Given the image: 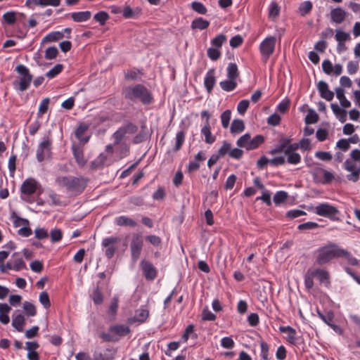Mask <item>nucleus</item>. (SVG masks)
<instances>
[{
    "instance_id": "1",
    "label": "nucleus",
    "mask_w": 360,
    "mask_h": 360,
    "mask_svg": "<svg viewBox=\"0 0 360 360\" xmlns=\"http://www.w3.org/2000/svg\"><path fill=\"white\" fill-rule=\"evenodd\" d=\"M349 256V252L347 250L340 248L335 243H330L317 250L316 262L319 265H323L334 258H347Z\"/></svg>"
},
{
    "instance_id": "2",
    "label": "nucleus",
    "mask_w": 360,
    "mask_h": 360,
    "mask_svg": "<svg viewBox=\"0 0 360 360\" xmlns=\"http://www.w3.org/2000/svg\"><path fill=\"white\" fill-rule=\"evenodd\" d=\"M56 182L58 186L65 188L68 192L79 195L85 189L87 179L82 176H59L56 177Z\"/></svg>"
},
{
    "instance_id": "3",
    "label": "nucleus",
    "mask_w": 360,
    "mask_h": 360,
    "mask_svg": "<svg viewBox=\"0 0 360 360\" xmlns=\"http://www.w3.org/2000/svg\"><path fill=\"white\" fill-rule=\"evenodd\" d=\"M123 94L126 99L132 101H139L145 105L150 104L153 101L151 94L148 89L142 84L126 87L124 89Z\"/></svg>"
},
{
    "instance_id": "4",
    "label": "nucleus",
    "mask_w": 360,
    "mask_h": 360,
    "mask_svg": "<svg viewBox=\"0 0 360 360\" xmlns=\"http://www.w3.org/2000/svg\"><path fill=\"white\" fill-rule=\"evenodd\" d=\"M350 159H347L343 163L345 170L350 172L347 175V180L356 182L360 176V150L354 149L350 153Z\"/></svg>"
},
{
    "instance_id": "5",
    "label": "nucleus",
    "mask_w": 360,
    "mask_h": 360,
    "mask_svg": "<svg viewBox=\"0 0 360 360\" xmlns=\"http://www.w3.org/2000/svg\"><path fill=\"white\" fill-rule=\"evenodd\" d=\"M137 126L131 122H128L120 127L112 136L114 146H118V144L126 143L127 135L134 134L137 131Z\"/></svg>"
},
{
    "instance_id": "6",
    "label": "nucleus",
    "mask_w": 360,
    "mask_h": 360,
    "mask_svg": "<svg viewBox=\"0 0 360 360\" xmlns=\"http://www.w3.org/2000/svg\"><path fill=\"white\" fill-rule=\"evenodd\" d=\"M15 71L20 75L18 82V89L21 91L27 90L32 80V75L29 69L24 65H18L15 68Z\"/></svg>"
},
{
    "instance_id": "7",
    "label": "nucleus",
    "mask_w": 360,
    "mask_h": 360,
    "mask_svg": "<svg viewBox=\"0 0 360 360\" xmlns=\"http://www.w3.org/2000/svg\"><path fill=\"white\" fill-rule=\"evenodd\" d=\"M143 245V241L142 236L139 233L134 234L132 237L130 245L131 258L134 262H136L139 258Z\"/></svg>"
},
{
    "instance_id": "8",
    "label": "nucleus",
    "mask_w": 360,
    "mask_h": 360,
    "mask_svg": "<svg viewBox=\"0 0 360 360\" xmlns=\"http://www.w3.org/2000/svg\"><path fill=\"white\" fill-rule=\"evenodd\" d=\"M315 212L319 216L334 219L339 212L338 210L328 203H321L315 207Z\"/></svg>"
},
{
    "instance_id": "9",
    "label": "nucleus",
    "mask_w": 360,
    "mask_h": 360,
    "mask_svg": "<svg viewBox=\"0 0 360 360\" xmlns=\"http://www.w3.org/2000/svg\"><path fill=\"white\" fill-rule=\"evenodd\" d=\"M276 45V38L270 37L266 38L260 44L259 49L261 53L267 60L274 51Z\"/></svg>"
},
{
    "instance_id": "10",
    "label": "nucleus",
    "mask_w": 360,
    "mask_h": 360,
    "mask_svg": "<svg viewBox=\"0 0 360 360\" xmlns=\"http://www.w3.org/2000/svg\"><path fill=\"white\" fill-rule=\"evenodd\" d=\"M52 143L49 139L44 140L39 143L37 149V159L39 162H43L51 153Z\"/></svg>"
},
{
    "instance_id": "11",
    "label": "nucleus",
    "mask_w": 360,
    "mask_h": 360,
    "mask_svg": "<svg viewBox=\"0 0 360 360\" xmlns=\"http://www.w3.org/2000/svg\"><path fill=\"white\" fill-rule=\"evenodd\" d=\"M120 241V239L119 238L114 236L105 238L103 240L102 246L107 248L105 255L108 259H110L114 256L117 250V248L115 247V245Z\"/></svg>"
},
{
    "instance_id": "12",
    "label": "nucleus",
    "mask_w": 360,
    "mask_h": 360,
    "mask_svg": "<svg viewBox=\"0 0 360 360\" xmlns=\"http://www.w3.org/2000/svg\"><path fill=\"white\" fill-rule=\"evenodd\" d=\"M38 186L39 184L35 179H27L21 185V193L23 195L30 196L36 192Z\"/></svg>"
},
{
    "instance_id": "13",
    "label": "nucleus",
    "mask_w": 360,
    "mask_h": 360,
    "mask_svg": "<svg viewBox=\"0 0 360 360\" xmlns=\"http://www.w3.org/2000/svg\"><path fill=\"white\" fill-rule=\"evenodd\" d=\"M299 148L298 143H294L290 145L288 148L285 150V155H287V161L290 164L297 165L301 161L300 155L296 153V150Z\"/></svg>"
},
{
    "instance_id": "14",
    "label": "nucleus",
    "mask_w": 360,
    "mask_h": 360,
    "mask_svg": "<svg viewBox=\"0 0 360 360\" xmlns=\"http://www.w3.org/2000/svg\"><path fill=\"white\" fill-rule=\"evenodd\" d=\"M141 266L143 269V274L147 280L152 281L157 276V271L151 262L146 260H142Z\"/></svg>"
},
{
    "instance_id": "15",
    "label": "nucleus",
    "mask_w": 360,
    "mask_h": 360,
    "mask_svg": "<svg viewBox=\"0 0 360 360\" xmlns=\"http://www.w3.org/2000/svg\"><path fill=\"white\" fill-rule=\"evenodd\" d=\"M317 89L321 98L330 101L334 97V93L328 89V85L323 81H320L317 84Z\"/></svg>"
},
{
    "instance_id": "16",
    "label": "nucleus",
    "mask_w": 360,
    "mask_h": 360,
    "mask_svg": "<svg viewBox=\"0 0 360 360\" xmlns=\"http://www.w3.org/2000/svg\"><path fill=\"white\" fill-rule=\"evenodd\" d=\"M72 150L75 161L79 167H84L87 162V160L84 158L82 148L76 145H73L72 146Z\"/></svg>"
},
{
    "instance_id": "17",
    "label": "nucleus",
    "mask_w": 360,
    "mask_h": 360,
    "mask_svg": "<svg viewBox=\"0 0 360 360\" xmlns=\"http://www.w3.org/2000/svg\"><path fill=\"white\" fill-rule=\"evenodd\" d=\"M347 13L342 8H336L330 11L331 20L337 24L342 23L346 18Z\"/></svg>"
},
{
    "instance_id": "18",
    "label": "nucleus",
    "mask_w": 360,
    "mask_h": 360,
    "mask_svg": "<svg viewBox=\"0 0 360 360\" xmlns=\"http://www.w3.org/2000/svg\"><path fill=\"white\" fill-rule=\"evenodd\" d=\"M215 82L216 78L214 77V70L210 69L207 72L204 81L205 86L208 93H210L213 89Z\"/></svg>"
},
{
    "instance_id": "19",
    "label": "nucleus",
    "mask_w": 360,
    "mask_h": 360,
    "mask_svg": "<svg viewBox=\"0 0 360 360\" xmlns=\"http://www.w3.org/2000/svg\"><path fill=\"white\" fill-rule=\"evenodd\" d=\"M311 275H314V277H317L321 283L326 282V286H328L330 284V275L327 271L320 269L311 270Z\"/></svg>"
},
{
    "instance_id": "20",
    "label": "nucleus",
    "mask_w": 360,
    "mask_h": 360,
    "mask_svg": "<svg viewBox=\"0 0 360 360\" xmlns=\"http://www.w3.org/2000/svg\"><path fill=\"white\" fill-rule=\"evenodd\" d=\"M109 331L118 336H125L130 333V328L126 325H115L109 328Z\"/></svg>"
},
{
    "instance_id": "21",
    "label": "nucleus",
    "mask_w": 360,
    "mask_h": 360,
    "mask_svg": "<svg viewBox=\"0 0 360 360\" xmlns=\"http://www.w3.org/2000/svg\"><path fill=\"white\" fill-rule=\"evenodd\" d=\"M71 18L76 22H86L89 20L91 17V12L86 11H80V12H74L71 14Z\"/></svg>"
},
{
    "instance_id": "22",
    "label": "nucleus",
    "mask_w": 360,
    "mask_h": 360,
    "mask_svg": "<svg viewBox=\"0 0 360 360\" xmlns=\"http://www.w3.org/2000/svg\"><path fill=\"white\" fill-rule=\"evenodd\" d=\"M201 134L205 136L206 143L212 144L216 140V137L211 132L210 122L205 124L201 129Z\"/></svg>"
},
{
    "instance_id": "23",
    "label": "nucleus",
    "mask_w": 360,
    "mask_h": 360,
    "mask_svg": "<svg viewBox=\"0 0 360 360\" xmlns=\"http://www.w3.org/2000/svg\"><path fill=\"white\" fill-rule=\"evenodd\" d=\"M279 330L281 333L288 334L287 340L292 345L296 343V331L290 326H281Z\"/></svg>"
},
{
    "instance_id": "24",
    "label": "nucleus",
    "mask_w": 360,
    "mask_h": 360,
    "mask_svg": "<svg viewBox=\"0 0 360 360\" xmlns=\"http://www.w3.org/2000/svg\"><path fill=\"white\" fill-rule=\"evenodd\" d=\"M251 136L250 134L247 133L240 136L237 141V146L240 148H245L248 150H250L251 146Z\"/></svg>"
},
{
    "instance_id": "25",
    "label": "nucleus",
    "mask_w": 360,
    "mask_h": 360,
    "mask_svg": "<svg viewBox=\"0 0 360 360\" xmlns=\"http://www.w3.org/2000/svg\"><path fill=\"white\" fill-rule=\"evenodd\" d=\"M331 109L334 114L338 117L339 120L344 123L347 120V112L339 107L336 103H331Z\"/></svg>"
},
{
    "instance_id": "26",
    "label": "nucleus",
    "mask_w": 360,
    "mask_h": 360,
    "mask_svg": "<svg viewBox=\"0 0 360 360\" xmlns=\"http://www.w3.org/2000/svg\"><path fill=\"white\" fill-rule=\"evenodd\" d=\"M210 25V22L207 20H204L202 18L195 19L191 23V28L193 30H203L207 29Z\"/></svg>"
},
{
    "instance_id": "27",
    "label": "nucleus",
    "mask_w": 360,
    "mask_h": 360,
    "mask_svg": "<svg viewBox=\"0 0 360 360\" xmlns=\"http://www.w3.org/2000/svg\"><path fill=\"white\" fill-rule=\"evenodd\" d=\"M13 264V267L15 271H20L22 269H26L25 263L21 257H18V253H14L11 258Z\"/></svg>"
},
{
    "instance_id": "28",
    "label": "nucleus",
    "mask_w": 360,
    "mask_h": 360,
    "mask_svg": "<svg viewBox=\"0 0 360 360\" xmlns=\"http://www.w3.org/2000/svg\"><path fill=\"white\" fill-rule=\"evenodd\" d=\"M244 129L245 124L242 120L236 119L233 120L230 129L231 134H238L242 132Z\"/></svg>"
},
{
    "instance_id": "29",
    "label": "nucleus",
    "mask_w": 360,
    "mask_h": 360,
    "mask_svg": "<svg viewBox=\"0 0 360 360\" xmlns=\"http://www.w3.org/2000/svg\"><path fill=\"white\" fill-rule=\"evenodd\" d=\"M337 98L339 99L340 104L344 108H349L351 105L350 101H349L345 96V91L341 87H338L335 89Z\"/></svg>"
},
{
    "instance_id": "30",
    "label": "nucleus",
    "mask_w": 360,
    "mask_h": 360,
    "mask_svg": "<svg viewBox=\"0 0 360 360\" xmlns=\"http://www.w3.org/2000/svg\"><path fill=\"white\" fill-rule=\"evenodd\" d=\"M63 37L64 34L63 32H52L43 38L42 42L56 41L62 39Z\"/></svg>"
},
{
    "instance_id": "31",
    "label": "nucleus",
    "mask_w": 360,
    "mask_h": 360,
    "mask_svg": "<svg viewBox=\"0 0 360 360\" xmlns=\"http://www.w3.org/2000/svg\"><path fill=\"white\" fill-rule=\"evenodd\" d=\"M313 8V4L310 1H304L300 4L298 11L302 16L309 14Z\"/></svg>"
},
{
    "instance_id": "32",
    "label": "nucleus",
    "mask_w": 360,
    "mask_h": 360,
    "mask_svg": "<svg viewBox=\"0 0 360 360\" xmlns=\"http://www.w3.org/2000/svg\"><path fill=\"white\" fill-rule=\"evenodd\" d=\"M149 316V311L144 308H140L136 311L134 319L139 323H143Z\"/></svg>"
},
{
    "instance_id": "33",
    "label": "nucleus",
    "mask_w": 360,
    "mask_h": 360,
    "mask_svg": "<svg viewBox=\"0 0 360 360\" xmlns=\"http://www.w3.org/2000/svg\"><path fill=\"white\" fill-rule=\"evenodd\" d=\"M25 324V318L22 314L16 315L12 321V326L19 332L23 330V325Z\"/></svg>"
},
{
    "instance_id": "34",
    "label": "nucleus",
    "mask_w": 360,
    "mask_h": 360,
    "mask_svg": "<svg viewBox=\"0 0 360 360\" xmlns=\"http://www.w3.org/2000/svg\"><path fill=\"white\" fill-rule=\"evenodd\" d=\"M116 224L119 226H129L131 227H134L137 225L135 221L125 216L117 217L116 219Z\"/></svg>"
},
{
    "instance_id": "35",
    "label": "nucleus",
    "mask_w": 360,
    "mask_h": 360,
    "mask_svg": "<svg viewBox=\"0 0 360 360\" xmlns=\"http://www.w3.org/2000/svg\"><path fill=\"white\" fill-rule=\"evenodd\" d=\"M238 75L239 73L237 65L234 63H229L227 68L228 78L235 80L238 77Z\"/></svg>"
},
{
    "instance_id": "36",
    "label": "nucleus",
    "mask_w": 360,
    "mask_h": 360,
    "mask_svg": "<svg viewBox=\"0 0 360 360\" xmlns=\"http://www.w3.org/2000/svg\"><path fill=\"white\" fill-rule=\"evenodd\" d=\"M87 130V127L84 124H80L75 131V136L83 143L89 141V137H83L84 133Z\"/></svg>"
},
{
    "instance_id": "37",
    "label": "nucleus",
    "mask_w": 360,
    "mask_h": 360,
    "mask_svg": "<svg viewBox=\"0 0 360 360\" xmlns=\"http://www.w3.org/2000/svg\"><path fill=\"white\" fill-rule=\"evenodd\" d=\"M219 85L223 90L226 91H231L236 87L237 83L234 79H229V80L221 82Z\"/></svg>"
},
{
    "instance_id": "38",
    "label": "nucleus",
    "mask_w": 360,
    "mask_h": 360,
    "mask_svg": "<svg viewBox=\"0 0 360 360\" xmlns=\"http://www.w3.org/2000/svg\"><path fill=\"white\" fill-rule=\"evenodd\" d=\"M119 299L117 296H114L111 300L110 305L108 309V314L114 318L117 314L118 309Z\"/></svg>"
},
{
    "instance_id": "39",
    "label": "nucleus",
    "mask_w": 360,
    "mask_h": 360,
    "mask_svg": "<svg viewBox=\"0 0 360 360\" xmlns=\"http://www.w3.org/2000/svg\"><path fill=\"white\" fill-rule=\"evenodd\" d=\"M116 148L115 151L119 154L120 158H123L127 155L129 151V146L127 143L118 144L115 146Z\"/></svg>"
},
{
    "instance_id": "40",
    "label": "nucleus",
    "mask_w": 360,
    "mask_h": 360,
    "mask_svg": "<svg viewBox=\"0 0 360 360\" xmlns=\"http://www.w3.org/2000/svg\"><path fill=\"white\" fill-rule=\"evenodd\" d=\"M318 114L312 109L309 110L308 113L305 117L306 124H314L319 121Z\"/></svg>"
},
{
    "instance_id": "41",
    "label": "nucleus",
    "mask_w": 360,
    "mask_h": 360,
    "mask_svg": "<svg viewBox=\"0 0 360 360\" xmlns=\"http://www.w3.org/2000/svg\"><path fill=\"white\" fill-rule=\"evenodd\" d=\"M110 16L105 11H100L94 15V19L98 22L101 25H104Z\"/></svg>"
},
{
    "instance_id": "42",
    "label": "nucleus",
    "mask_w": 360,
    "mask_h": 360,
    "mask_svg": "<svg viewBox=\"0 0 360 360\" xmlns=\"http://www.w3.org/2000/svg\"><path fill=\"white\" fill-rule=\"evenodd\" d=\"M288 197V194L285 191H278L274 196V202L276 205L283 202Z\"/></svg>"
},
{
    "instance_id": "43",
    "label": "nucleus",
    "mask_w": 360,
    "mask_h": 360,
    "mask_svg": "<svg viewBox=\"0 0 360 360\" xmlns=\"http://www.w3.org/2000/svg\"><path fill=\"white\" fill-rule=\"evenodd\" d=\"M23 309L25 310V314L28 316H34L36 315L37 311H36L35 306L29 302H24Z\"/></svg>"
},
{
    "instance_id": "44",
    "label": "nucleus",
    "mask_w": 360,
    "mask_h": 360,
    "mask_svg": "<svg viewBox=\"0 0 360 360\" xmlns=\"http://www.w3.org/2000/svg\"><path fill=\"white\" fill-rule=\"evenodd\" d=\"M50 99L49 98H44L39 107V111H38V117H41L44 114H45L49 108Z\"/></svg>"
},
{
    "instance_id": "45",
    "label": "nucleus",
    "mask_w": 360,
    "mask_h": 360,
    "mask_svg": "<svg viewBox=\"0 0 360 360\" xmlns=\"http://www.w3.org/2000/svg\"><path fill=\"white\" fill-rule=\"evenodd\" d=\"M231 111L230 110H225L221 115V124L224 129H226L229 125V122L231 120Z\"/></svg>"
},
{
    "instance_id": "46",
    "label": "nucleus",
    "mask_w": 360,
    "mask_h": 360,
    "mask_svg": "<svg viewBox=\"0 0 360 360\" xmlns=\"http://www.w3.org/2000/svg\"><path fill=\"white\" fill-rule=\"evenodd\" d=\"M63 69V65L62 64L56 65L52 69L48 71L46 74V76L49 78H53L61 72Z\"/></svg>"
},
{
    "instance_id": "47",
    "label": "nucleus",
    "mask_w": 360,
    "mask_h": 360,
    "mask_svg": "<svg viewBox=\"0 0 360 360\" xmlns=\"http://www.w3.org/2000/svg\"><path fill=\"white\" fill-rule=\"evenodd\" d=\"M92 299L96 304H100L103 301V294L98 287L96 288L93 292Z\"/></svg>"
},
{
    "instance_id": "48",
    "label": "nucleus",
    "mask_w": 360,
    "mask_h": 360,
    "mask_svg": "<svg viewBox=\"0 0 360 360\" xmlns=\"http://www.w3.org/2000/svg\"><path fill=\"white\" fill-rule=\"evenodd\" d=\"M231 148V143H228L226 141H224L223 143V145L221 146V147L218 150V153H217L218 156H219L221 158V157H224L226 154L230 155Z\"/></svg>"
},
{
    "instance_id": "49",
    "label": "nucleus",
    "mask_w": 360,
    "mask_h": 360,
    "mask_svg": "<svg viewBox=\"0 0 360 360\" xmlns=\"http://www.w3.org/2000/svg\"><path fill=\"white\" fill-rule=\"evenodd\" d=\"M58 54V51L56 47L51 46L45 51V58L47 60H52L56 58Z\"/></svg>"
},
{
    "instance_id": "50",
    "label": "nucleus",
    "mask_w": 360,
    "mask_h": 360,
    "mask_svg": "<svg viewBox=\"0 0 360 360\" xmlns=\"http://www.w3.org/2000/svg\"><path fill=\"white\" fill-rule=\"evenodd\" d=\"M185 134L183 131H179L176 135V145L174 147V150L178 151L181 148V146L184 141Z\"/></svg>"
},
{
    "instance_id": "51",
    "label": "nucleus",
    "mask_w": 360,
    "mask_h": 360,
    "mask_svg": "<svg viewBox=\"0 0 360 360\" xmlns=\"http://www.w3.org/2000/svg\"><path fill=\"white\" fill-rule=\"evenodd\" d=\"M4 20L8 25H13L16 22V14L13 11L6 12L3 15Z\"/></svg>"
},
{
    "instance_id": "52",
    "label": "nucleus",
    "mask_w": 360,
    "mask_h": 360,
    "mask_svg": "<svg viewBox=\"0 0 360 360\" xmlns=\"http://www.w3.org/2000/svg\"><path fill=\"white\" fill-rule=\"evenodd\" d=\"M191 8L193 11L200 14H205L207 12L206 7L200 2L193 1L191 4Z\"/></svg>"
},
{
    "instance_id": "53",
    "label": "nucleus",
    "mask_w": 360,
    "mask_h": 360,
    "mask_svg": "<svg viewBox=\"0 0 360 360\" xmlns=\"http://www.w3.org/2000/svg\"><path fill=\"white\" fill-rule=\"evenodd\" d=\"M12 218L13 219V224L15 227L20 226L22 225L27 226L29 224V221L26 219L20 218L17 216L15 212L12 214Z\"/></svg>"
},
{
    "instance_id": "54",
    "label": "nucleus",
    "mask_w": 360,
    "mask_h": 360,
    "mask_svg": "<svg viewBox=\"0 0 360 360\" xmlns=\"http://www.w3.org/2000/svg\"><path fill=\"white\" fill-rule=\"evenodd\" d=\"M314 275H311V270H308L304 276V285L308 290L311 289L314 285Z\"/></svg>"
},
{
    "instance_id": "55",
    "label": "nucleus",
    "mask_w": 360,
    "mask_h": 360,
    "mask_svg": "<svg viewBox=\"0 0 360 360\" xmlns=\"http://www.w3.org/2000/svg\"><path fill=\"white\" fill-rule=\"evenodd\" d=\"M39 302L46 309H48L51 306L49 294L46 292H42L40 293Z\"/></svg>"
},
{
    "instance_id": "56",
    "label": "nucleus",
    "mask_w": 360,
    "mask_h": 360,
    "mask_svg": "<svg viewBox=\"0 0 360 360\" xmlns=\"http://www.w3.org/2000/svg\"><path fill=\"white\" fill-rule=\"evenodd\" d=\"M264 141V138L262 135H257L251 141V150H254L259 147Z\"/></svg>"
},
{
    "instance_id": "57",
    "label": "nucleus",
    "mask_w": 360,
    "mask_h": 360,
    "mask_svg": "<svg viewBox=\"0 0 360 360\" xmlns=\"http://www.w3.org/2000/svg\"><path fill=\"white\" fill-rule=\"evenodd\" d=\"M226 36L223 34H219L215 38H214L212 40L211 43L214 46H215L217 48H220L222 46V44H224V42L226 41Z\"/></svg>"
},
{
    "instance_id": "58",
    "label": "nucleus",
    "mask_w": 360,
    "mask_h": 360,
    "mask_svg": "<svg viewBox=\"0 0 360 360\" xmlns=\"http://www.w3.org/2000/svg\"><path fill=\"white\" fill-rule=\"evenodd\" d=\"M336 148L344 152H346L350 148V144L349 143V141L347 139H342L337 142Z\"/></svg>"
},
{
    "instance_id": "59",
    "label": "nucleus",
    "mask_w": 360,
    "mask_h": 360,
    "mask_svg": "<svg viewBox=\"0 0 360 360\" xmlns=\"http://www.w3.org/2000/svg\"><path fill=\"white\" fill-rule=\"evenodd\" d=\"M319 317L329 326L333 323L334 314L329 311L326 315L319 313Z\"/></svg>"
},
{
    "instance_id": "60",
    "label": "nucleus",
    "mask_w": 360,
    "mask_h": 360,
    "mask_svg": "<svg viewBox=\"0 0 360 360\" xmlns=\"http://www.w3.org/2000/svg\"><path fill=\"white\" fill-rule=\"evenodd\" d=\"M349 34L341 30H336L335 39L338 42H344L349 40Z\"/></svg>"
},
{
    "instance_id": "61",
    "label": "nucleus",
    "mask_w": 360,
    "mask_h": 360,
    "mask_svg": "<svg viewBox=\"0 0 360 360\" xmlns=\"http://www.w3.org/2000/svg\"><path fill=\"white\" fill-rule=\"evenodd\" d=\"M62 238V231L60 229H55L51 231V240L53 243L58 242Z\"/></svg>"
},
{
    "instance_id": "62",
    "label": "nucleus",
    "mask_w": 360,
    "mask_h": 360,
    "mask_svg": "<svg viewBox=\"0 0 360 360\" xmlns=\"http://www.w3.org/2000/svg\"><path fill=\"white\" fill-rule=\"evenodd\" d=\"M280 7L277 3L273 2L271 4L269 11V15L270 17L275 18L278 15Z\"/></svg>"
},
{
    "instance_id": "63",
    "label": "nucleus",
    "mask_w": 360,
    "mask_h": 360,
    "mask_svg": "<svg viewBox=\"0 0 360 360\" xmlns=\"http://www.w3.org/2000/svg\"><path fill=\"white\" fill-rule=\"evenodd\" d=\"M315 156L323 161H330L333 158L332 155L329 152L325 151H317L315 153Z\"/></svg>"
},
{
    "instance_id": "64",
    "label": "nucleus",
    "mask_w": 360,
    "mask_h": 360,
    "mask_svg": "<svg viewBox=\"0 0 360 360\" xmlns=\"http://www.w3.org/2000/svg\"><path fill=\"white\" fill-rule=\"evenodd\" d=\"M207 56L212 60H217L221 56L220 51L217 49L209 48L207 49Z\"/></svg>"
}]
</instances>
